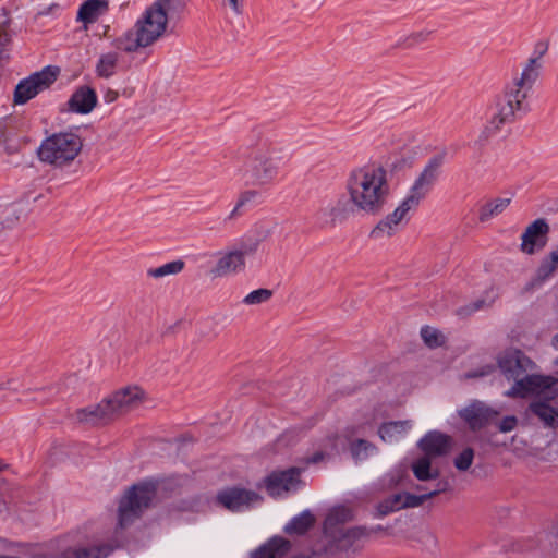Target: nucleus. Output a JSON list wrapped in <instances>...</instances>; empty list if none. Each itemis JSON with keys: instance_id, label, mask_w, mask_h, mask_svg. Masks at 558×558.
Instances as JSON below:
<instances>
[{"instance_id": "obj_1", "label": "nucleus", "mask_w": 558, "mask_h": 558, "mask_svg": "<svg viewBox=\"0 0 558 558\" xmlns=\"http://www.w3.org/2000/svg\"><path fill=\"white\" fill-rule=\"evenodd\" d=\"M344 190L347 205L333 208L336 215L378 216L386 208L390 197L388 172L378 165L355 167L347 175Z\"/></svg>"}, {"instance_id": "obj_2", "label": "nucleus", "mask_w": 558, "mask_h": 558, "mask_svg": "<svg viewBox=\"0 0 558 558\" xmlns=\"http://www.w3.org/2000/svg\"><path fill=\"white\" fill-rule=\"evenodd\" d=\"M497 365L513 385L505 392L509 398H525L530 395L558 396V378L541 374L524 375L535 368V363L518 349H507L497 356Z\"/></svg>"}, {"instance_id": "obj_3", "label": "nucleus", "mask_w": 558, "mask_h": 558, "mask_svg": "<svg viewBox=\"0 0 558 558\" xmlns=\"http://www.w3.org/2000/svg\"><path fill=\"white\" fill-rule=\"evenodd\" d=\"M173 3L174 0H155L150 3L136 21L134 33H129L120 39V47L133 52L149 47L163 37Z\"/></svg>"}, {"instance_id": "obj_4", "label": "nucleus", "mask_w": 558, "mask_h": 558, "mask_svg": "<svg viewBox=\"0 0 558 558\" xmlns=\"http://www.w3.org/2000/svg\"><path fill=\"white\" fill-rule=\"evenodd\" d=\"M541 63L533 59L524 68L521 76L512 86L507 88L504 98L496 104V112L484 129V133L490 134L500 131L506 124L513 121L515 112L520 110L526 99L529 90L538 77Z\"/></svg>"}, {"instance_id": "obj_5", "label": "nucleus", "mask_w": 558, "mask_h": 558, "mask_svg": "<svg viewBox=\"0 0 558 558\" xmlns=\"http://www.w3.org/2000/svg\"><path fill=\"white\" fill-rule=\"evenodd\" d=\"M353 519L354 512L348 506L338 505L327 511L322 527L326 553L348 549L356 541L369 535L365 526H344Z\"/></svg>"}, {"instance_id": "obj_6", "label": "nucleus", "mask_w": 558, "mask_h": 558, "mask_svg": "<svg viewBox=\"0 0 558 558\" xmlns=\"http://www.w3.org/2000/svg\"><path fill=\"white\" fill-rule=\"evenodd\" d=\"M84 147L82 136L72 130L54 132L46 136L38 149V159L54 168H64L74 162Z\"/></svg>"}, {"instance_id": "obj_7", "label": "nucleus", "mask_w": 558, "mask_h": 558, "mask_svg": "<svg viewBox=\"0 0 558 558\" xmlns=\"http://www.w3.org/2000/svg\"><path fill=\"white\" fill-rule=\"evenodd\" d=\"M157 486L153 482H142L129 487L118 505V525L121 529L134 522L144 510L157 500Z\"/></svg>"}, {"instance_id": "obj_8", "label": "nucleus", "mask_w": 558, "mask_h": 558, "mask_svg": "<svg viewBox=\"0 0 558 558\" xmlns=\"http://www.w3.org/2000/svg\"><path fill=\"white\" fill-rule=\"evenodd\" d=\"M105 399L112 418H117L144 407L149 393L144 385L129 381L118 386Z\"/></svg>"}, {"instance_id": "obj_9", "label": "nucleus", "mask_w": 558, "mask_h": 558, "mask_svg": "<svg viewBox=\"0 0 558 558\" xmlns=\"http://www.w3.org/2000/svg\"><path fill=\"white\" fill-rule=\"evenodd\" d=\"M60 72L61 70L57 65H47L21 81L14 90V104L24 105L39 93L48 89L57 81Z\"/></svg>"}, {"instance_id": "obj_10", "label": "nucleus", "mask_w": 558, "mask_h": 558, "mask_svg": "<svg viewBox=\"0 0 558 558\" xmlns=\"http://www.w3.org/2000/svg\"><path fill=\"white\" fill-rule=\"evenodd\" d=\"M248 252H254V247H250ZM246 253L247 251L235 247L220 252L209 269V276L219 279L243 271L246 267Z\"/></svg>"}, {"instance_id": "obj_11", "label": "nucleus", "mask_w": 558, "mask_h": 558, "mask_svg": "<svg viewBox=\"0 0 558 558\" xmlns=\"http://www.w3.org/2000/svg\"><path fill=\"white\" fill-rule=\"evenodd\" d=\"M550 231L545 218H537L530 222L520 235V251L524 255H535L541 252L548 242Z\"/></svg>"}, {"instance_id": "obj_12", "label": "nucleus", "mask_w": 558, "mask_h": 558, "mask_svg": "<svg viewBox=\"0 0 558 558\" xmlns=\"http://www.w3.org/2000/svg\"><path fill=\"white\" fill-rule=\"evenodd\" d=\"M436 494L437 492H432L429 494L418 496L409 493H398L388 496L375 505L374 517L384 518L402 509L420 507L424 501L430 499Z\"/></svg>"}, {"instance_id": "obj_13", "label": "nucleus", "mask_w": 558, "mask_h": 558, "mask_svg": "<svg viewBox=\"0 0 558 558\" xmlns=\"http://www.w3.org/2000/svg\"><path fill=\"white\" fill-rule=\"evenodd\" d=\"M459 416L472 430H478L492 423L499 415V411L482 401L474 400L458 412Z\"/></svg>"}, {"instance_id": "obj_14", "label": "nucleus", "mask_w": 558, "mask_h": 558, "mask_svg": "<svg viewBox=\"0 0 558 558\" xmlns=\"http://www.w3.org/2000/svg\"><path fill=\"white\" fill-rule=\"evenodd\" d=\"M417 447L429 458L444 457L452 450L453 439L445 433L432 430L418 440Z\"/></svg>"}, {"instance_id": "obj_15", "label": "nucleus", "mask_w": 558, "mask_h": 558, "mask_svg": "<svg viewBox=\"0 0 558 558\" xmlns=\"http://www.w3.org/2000/svg\"><path fill=\"white\" fill-rule=\"evenodd\" d=\"M98 97L94 88L87 85L77 87L68 99L65 107L71 113L86 116L97 107Z\"/></svg>"}, {"instance_id": "obj_16", "label": "nucleus", "mask_w": 558, "mask_h": 558, "mask_svg": "<svg viewBox=\"0 0 558 558\" xmlns=\"http://www.w3.org/2000/svg\"><path fill=\"white\" fill-rule=\"evenodd\" d=\"M264 484L269 495L280 496L296 488L300 484L299 473L294 469L274 472L264 480Z\"/></svg>"}, {"instance_id": "obj_17", "label": "nucleus", "mask_w": 558, "mask_h": 558, "mask_svg": "<svg viewBox=\"0 0 558 558\" xmlns=\"http://www.w3.org/2000/svg\"><path fill=\"white\" fill-rule=\"evenodd\" d=\"M217 500L225 508L235 511L260 500L259 495L241 488H229L217 495Z\"/></svg>"}, {"instance_id": "obj_18", "label": "nucleus", "mask_w": 558, "mask_h": 558, "mask_svg": "<svg viewBox=\"0 0 558 558\" xmlns=\"http://www.w3.org/2000/svg\"><path fill=\"white\" fill-rule=\"evenodd\" d=\"M73 416L81 424H97L113 420L105 397L97 403L77 408Z\"/></svg>"}, {"instance_id": "obj_19", "label": "nucleus", "mask_w": 558, "mask_h": 558, "mask_svg": "<svg viewBox=\"0 0 558 558\" xmlns=\"http://www.w3.org/2000/svg\"><path fill=\"white\" fill-rule=\"evenodd\" d=\"M276 173L275 161L267 154H257L251 167V179L256 185L267 184Z\"/></svg>"}, {"instance_id": "obj_20", "label": "nucleus", "mask_w": 558, "mask_h": 558, "mask_svg": "<svg viewBox=\"0 0 558 558\" xmlns=\"http://www.w3.org/2000/svg\"><path fill=\"white\" fill-rule=\"evenodd\" d=\"M439 169V161L432 160L429 161L414 180L412 186L409 192L420 198L421 201L424 198L428 187L434 183L437 178Z\"/></svg>"}, {"instance_id": "obj_21", "label": "nucleus", "mask_w": 558, "mask_h": 558, "mask_svg": "<svg viewBox=\"0 0 558 558\" xmlns=\"http://www.w3.org/2000/svg\"><path fill=\"white\" fill-rule=\"evenodd\" d=\"M291 544L282 536H274L251 553V558H282Z\"/></svg>"}, {"instance_id": "obj_22", "label": "nucleus", "mask_w": 558, "mask_h": 558, "mask_svg": "<svg viewBox=\"0 0 558 558\" xmlns=\"http://www.w3.org/2000/svg\"><path fill=\"white\" fill-rule=\"evenodd\" d=\"M408 220L395 208L380 219L373 229V233L378 236H391L397 233L403 223Z\"/></svg>"}, {"instance_id": "obj_23", "label": "nucleus", "mask_w": 558, "mask_h": 558, "mask_svg": "<svg viewBox=\"0 0 558 558\" xmlns=\"http://www.w3.org/2000/svg\"><path fill=\"white\" fill-rule=\"evenodd\" d=\"M315 523L316 515L312 511L305 510L292 518L290 522L287 523L283 531L291 536H301L313 529Z\"/></svg>"}, {"instance_id": "obj_24", "label": "nucleus", "mask_w": 558, "mask_h": 558, "mask_svg": "<svg viewBox=\"0 0 558 558\" xmlns=\"http://www.w3.org/2000/svg\"><path fill=\"white\" fill-rule=\"evenodd\" d=\"M432 459L433 458L423 456L412 462L411 470L417 481H435L440 476V470L433 464Z\"/></svg>"}, {"instance_id": "obj_25", "label": "nucleus", "mask_w": 558, "mask_h": 558, "mask_svg": "<svg viewBox=\"0 0 558 558\" xmlns=\"http://www.w3.org/2000/svg\"><path fill=\"white\" fill-rule=\"evenodd\" d=\"M531 411L542 423L548 427L558 428V408L546 402H534L530 405Z\"/></svg>"}, {"instance_id": "obj_26", "label": "nucleus", "mask_w": 558, "mask_h": 558, "mask_svg": "<svg viewBox=\"0 0 558 558\" xmlns=\"http://www.w3.org/2000/svg\"><path fill=\"white\" fill-rule=\"evenodd\" d=\"M558 269V245L555 246L546 256L542 258L536 269V278L545 281L550 278Z\"/></svg>"}, {"instance_id": "obj_27", "label": "nucleus", "mask_w": 558, "mask_h": 558, "mask_svg": "<svg viewBox=\"0 0 558 558\" xmlns=\"http://www.w3.org/2000/svg\"><path fill=\"white\" fill-rule=\"evenodd\" d=\"M107 3L102 0H88L78 11V20L85 24L95 22L101 14L105 13Z\"/></svg>"}, {"instance_id": "obj_28", "label": "nucleus", "mask_w": 558, "mask_h": 558, "mask_svg": "<svg viewBox=\"0 0 558 558\" xmlns=\"http://www.w3.org/2000/svg\"><path fill=\"white\" fill-rule=\"evenodd\" d=\"M409 429V422H389L383 424L378 433L384 441L392 442L402 438Z\"/></svg>"}, {"instance_id": "obj_29", "label": "nucleus", "mask_w": 558, "mask_h": 558, "mask_svg": "<svg viewBox=\"0 0 558 558\" xmlns=\"http://www.w3.org/2000/svg\"><path fill=\"white\" fill-rule=\"evenodd\" d=\"M510 205L509 198H496L485 204L478 214V220L481 222H488L494 217L501 214Z\"/></svg>"}, {"instance_id": "obj_30", "label": "nucleus", "mask_w": 558, "mask_h": 558, "mask_svg": "<svg viewBox=\"0 0 558 558\" xmlns=\"http://www.w3.org/2000/svg\"><path fill=\"white\" fill-rule=\"evenodd\" d=\"M184 262L181 259L172 260L170 263L163 264L156 268H150L147 271V275L154 279H160L165 277L175 276L180 274L184 269Z\"/></svg>"}, {"instance_id": "obj_31", "label": "nucleus", "mask_w": 558, "mask_h": 558, "mask_svg": "<svg viewBox=\"0 0 558 558\" xmlns=\"http://www.w3.org/2000/svg\"><path fill=\"white\" fill-rule=\"evenodd\" d=\"M423 342L430 349H437L446 344V336L435 327L424 326L420 331Z\"/></svg>"}, {"instance_id": "obj_32", "label": "nucleus", "mask_w": 558, "mask_h": 558, "mask_svg": "<svg viewBox=\"0 0 558 558\" xmlns=\"http://www.w3.org/2000/svg\"><path fill=\"white\" fill-rule=\"evenodd\" d=\"M108 550L99 547L93 548H70L64 551V558H102L107 556Z\"/></svg>"}, {"instance_id": "obj_33", "label": "nucleus", "mask_w": 558, "mask_h": 558, "mask_svg": "<svg viewBox=\"0 0 558 558\" xmlns=\"http://www.w3.org/2000/svg\"><path fill=\"white\" fill-rule=\"evenodd\" d=\"M474 449L465 447L459 451L453 458V465L459 472H466L473 464L474 461Z\"/></svg>"}, {"instance_id": "obj_34", "label": "nucleus", "mask_w": 558, "mask_h": 558, "mask_svg": "<svg viewBox=\"0 0 558 558\" xmlns=\"http://www.w3.org/2000/svg\"><path fill=\"white\" fill-rule=\"evenodd\" d=\"M118 62V54L114 52H109L102 54L97 64V73L101 77H109L113 74L116 65Z\"/></svg>"}, {"instance_id": "obj_35", "label": "nucleus", "mask_w": 558, "mask_h": 558, "mask_svg": "<svg viewBox=\"0 0 558 558\" xmlns=\"http://www.w3.org/2000/svg\"><path fill=\"white\" fill-rule=\"evenodd\" d=\"M420 203V198L408 192L407 195L397 203L395 209L408 220L410 213L414 210Z\"/></svg>"}, {"instance_id": "obj_36", "label": "nucleus", "mask_w": 558, "mask_h": 558, "mask_svg": "<svg viewBox=\"0 0 558 558\" xmlns=\"http://www.w3.org/2000/svg\"><path fill=\"white\" fill-rule=\"evenodd\" d=\"M420 151L421 148L415 143H405L399 149L400 162L403 165L412 162Z\"/></svg>"}, {"instance_id": "obj_37", "label": "nucleus", "mask_w": 558, "mask_h": 558, "mask_svg": "<svg viewBox=\"0 0 558 558\" xmlns=\"http://www.w3.org/2000/svg\"><path fill=\"white\" fill-rule=\"evenodd\" d=\"M374 450V446L365 440H357L351 447L352 454L357 460L366 459L368 453Z\"/></svg>"}, {"instance_id": "obj_38", "label": "nucleus", "mask_w": 558, "mask_h": 558, "mask_svg": "<svg viewBox=\"0 0 558 558\" xmlns=\"http://www.w3.org/2000/svg\"><path fill=\"white\" fill-rule=\"evenodd\" d=\"M496 428L500 433H510L514 430L519 424V418L515 415L509 414L498 421H494Z\"/></svg>"}, {"instance_id": "obj_39", "label": "nucleus", "mask_w": 558, "mask_h": 558, "mask_svg": "<svg viewBox=\"0 0 558 558\" xmlns=\"http://www.w3.org/2000/svg\"><path fill=\"white\" fill-rule=\"evenodd\" d=\"M271 296V292L267 289H258L252 291L244 298V303L247 305H256L266 302Z\"/></svg>"}, {"instance_id": "obj_40", "label": "nucleus", "mask_w": 558, "mask_h": 558, "mask_svg": "<svg viewBox=\"0 0 558 558\" xmlns=\"http://www.w3.org/2000/svg\"><path fill=\"white\" fill-rule=\"evenodd\" d=\"M495 299H496L495 296H494V298H492L489 302H486V301H484V300H477V301H475V302H473V303H470V304H468V305H465V306H463V307L459 308L458 314H459L460 316L470 315V314H472L473 312H475V311H478V310L483 308L484 306H489V305H492V304L494 303Z\"/></svg>"}, {"instance_id": "obj_41", "label": "nucleus", "mask_w": 558, "mask_h": 558, "mask_svg": "<svg viewBox=\"0 0 558 558\" xmlns=\"http://www.w3.org/2000/svg\"><path fill=\"white\" fill-rule=\"evenodd\" d=\"M256 196H257V193L255 191H246V192L242 193L238 201L236 208L245 205L247 202L252 201Z\"/></svg>"}, {"instance_id": "obj_42", "label": "nucleus", "mask_w": 558, "mask_h": 558, "mask_svg": "<svg viewBox=\"0 0 558 558\" xmlns=\"http://www.w3.org/2000/svg\"><path fill=\"white\" fill-rule=\"evenodd\" d=\"M234 13H239L241 9V0H222Z\"/></svg>"}, {"instance_id": "obj_43", "label": "nucleus", "mask_w": 558, "mask_h": 558, "mask_svg": "<svg viewBox=\"0 0 558 558\" xmlns=\"http://www.w3.org/2000/svg\"><path fill=\"white\" fill-rule=\"evenodd\" d=\"M10 41V35L5 29L0 28V46L7 45Z\"/></svg>"}, {"instance_id": "obj_44", "label": "nucleus", "mask_w": 558, "mask_h": 558, "mask_svg": "<svg viewBox=\"0 0 558 558\" xmlns=\"http://www.w3.org/2000/svg\"><path fill=\"white\" fill-rule=\"evenodd\" d=\"M551 347L558 351V332L551 339ZM555 364L558 366V359L555 361Z\"/></svg>"}, {"instance_id": "obj_45", "label": "nucleus", "mask_w": 558, "mask_h": 558, "mask_svg": "<svg viewBox=\"0 0 558 558\" xmlns=\"http://www.w3.org/2000/svg\"><path fill=\"white\" fill-rule=\"evenodd\" d=\"M372 532L388 535L389 534V529L388 527H383V526H376V527H374L372 530Z\"/></svg>"}, {"instance_id": "obj_46", "label": "nucleus", "mask_w": 558, "mask_h": 558, "mask_svg": "<svg viewBox=\"0 0 558 558\" xmlns=\"http://www.w3.org/2000/svg\"><path fill=\"white\" fill-rule=\"evenodd\" d=\"M59 9V4L58 3H52L51 5H49V8L44 12V13H51L52 11H56Z\"/></svg>"}, {"instance_id": "obj_47", "label": "nucleus", "mask_w": 558, "mask_h": 558, "mask_svg": "<svg viewBox=\"0 0 558 558\" xmlns=\"http://www.w3.org/2000/svg\"><path fill=\"white\" fill-rule=\"evenodd\" d=\"M7 468L8 465L0 460V472L4 471Z\"/></svg>"}, {"instance_id": "obj_48", "label": "nucleus", "mask_w": 558, "mask_h": 558, "mask_svg": "<svg viewBox=\"0 0 558 558\" xmlns=\"http://www.w3.org/2000/svg\"><path fill=\"white\" fill-rule=\"evenodd\" d=\"M323 457L320 454H317L313 458V461L314 462H317L318 460H320Z\"/></svg>"}]
</instances>
